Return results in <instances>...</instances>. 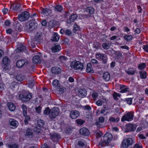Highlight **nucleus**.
Returning a JSON list of instances; mask_svg holds the SVG:
<instances>
[{
  "label": "nucleus",
  "instance_id": "obj_1",
  "mask_svg": "<svg viewBox=\"0 0 148 148\" xmlns=\"http://www.w3.org/2000/svg\"><path fill=\"white\" fill-rule=\"evenodd\" d=\"M112 138V135L109 133H106L103 136V140L101 141L99 143V145L102 147L103 143H105L106 145H108L110 143Z\"/></svg>",
  "mask_w": 148,
  "mask_h": 148
},
{
  "label": "nucleus",
  "instance_id": "obj_2",
  "mask_svg": "<svg viewBox=\"0 0 148 148\" xmlns=\"http://www.w3.org/2000/svg\"><path fill=\"white\" fill-rule=\"evenodd\" d=\"M19 99L24 102L29 101L32 97V94L29 92L21 94L19 95Z\"/></svg>",
  "mask_w": 148,
  "mask_h": 148
},
{
  "label": "nucleus",
  "instance_id": "obj_3",
  "mask_svg": "<svg viewBox=\"0 0 148 148\" xmlns=\"http://www.w3.org/2000/svg\"><path fill=\"white\" fill-rule=\"evenodd\" d=\"M70 66L71 68L75 70H82L84 67V64L83 63L79 61L71 62L70 64Z\"/></svg>",
  "mask_w": 148,
  "mask_h": 148
},
{
  "label": "nucleus",
  "instance_id": "obj_4",
  "mask_svg": "<svg viewBox=\"0 0 148 148\" xmlns=\"http://www.w3.org/2000/svg\"><path fill=\"white\" fill-rule=\"evenodd\" d=\"M133 113L132 112H129L122 116L121 121L122 122L125 121H130L133 119Z\"/></svg>",
  "mask_w": 148,
  "mask_h": 148
},
{
  "label": "nucleus",
  "instance_id": "obj_5",
  "mask_svg": "<svg viewBox=\"0 0 148 148\" xmlns=\"http://www.w3.org/2000/svg\"><path fill=\"white\" fill-rule=\"evenodd\" d=\"M59 113V108L57 107H54L50 110L49 117L51 119H54L58 115Z\"/></svg>",
  "mask_w": 148,
  "mask_h": 148
},
{
  "label": "nucleus",
  "instance_id": "obj_6",
  "mask_svg": "<svg viewBox=\"0 0 148 148\" xmlns=\"http://www.w3.org/2000/svg\"><path fill=\"white\" fill-rule=\"evenodd\" d=\"M133 143L132 139L131 138H127L124 139L122 143V145L124 148H127Z\"/></svg>",
  "mask_w": 148,
  "mask_h": 148
},
{
  "label": "nucleus",
  "instance_id": "obj_7",
  "mask_svg": "<svg viewBox=\"0 0 148 148\" xmlns=\"http://www.w3.org/2000/svg\"><path fill=\"white\" fill-rule=\"evenodd\" d=\"M96 58L98 59H100L102 60L104 64H106L107 62V56L104 54L101 53H97L95 55Z\"/></svg>",
  "mask_w": 148,
  "mask_h": 148
},
{
  "label": "nucleus",
  "instance_id": "obj_8",
  "mask_svg": "<svg viewBox=\"0 0 148 148\" xmlns=\"http://www.w3.org/2000/svg\"><path fill=\"white\" fill-rule=\"evenodd\" d=\"M29 17V13L28 12L25 11L21 13V14L18 16V18L20 21H23L28 20Z\"/></svg>",
  "mask_w": 148,
  "mask_h": 148
},
{
  "label": "nucleus",
  "instance_id": "obj_9",
  "mask_svg": "<svg viewBox=\"0 0 148 148\" xmlns=\"http://www.w3.org/2000/svg\"><path fill=\"white\" fill-rule=\"evenodd\" d=\"M136 128V125L134 124L129 123L125 126V132H134Z\"/></svg>",
  "mask_w": 148,
  "mask_h": 148
},
{
  "label": "nucleus",
  "instance_id": "obj_10",
  "mask_svg": "<svg viewBox=\"0 0 148 148\" xmlns=\"http://www.w3.org/2000/svg\"><path fill=\"white\" fill-rule=\"evenodd\" d=\"M26 26L29 28L30 30H32L37 27L38 24L34 20H32L29 21L27 22Z\"/></svg>",
  "mask_w": 148,
  "mask_h": 148
},
{
  "label": "nucleus",
  "instance_id": "obj_11",
  "mask_svg": "<svg viewBox=\"0 0 148 148\" xmlns=\"http://www.w3.org/2000/svg\"><path fill=\"white\" fill-rule=\"evenodd\" d=\"M79 112L77 110H75L71 112L70 115L71 118L72 119H76L79 115Z\"/></svg>",
  "mask_w": 148,
  "mask_h": 148
},
{
  "label": "nucleus",
  "instance_id": "obj_12",
  "mask_svg": "<svg viewBox=\"0 0 148 148\" xmlns=\"http://www.w3.org/2000/svg\"><path fill=\"white\" fill-rule=\"evenodd\" d=\"M51 138L53 142H57L59 139L61 138L60 136L57 133H53L50 135Z\"/></svg>",
  "mask_w": 148,
  "mask_h": 148
},
{
  "label": "nucleus",
  "instance_id": "obj_13",
  "mask_svg": "<svg viewBox=\"0 0 148 148\" xmlns=\"http://www.w3.org/2000/svg\"><path fill=\"white\" fill-rule=\"evenodd\" d=\"M56 88L55 90V92L58 94L62 93L66 90L65 88L61 86L60 85Z\"/></svg>",
  "mask_w": 148,
  "mask_h": 148
},
{
  "label": "nucleus",
  "instance_id": "obj_14",
  "mask_svg": "<svg viewBox=\"0 0 148 148\" xmlns=\"http://www.w3.org/2000/svg\"><path fill=\"white\" fill-rule=\"evenodd\" d=\"M79 132L81 135L84 136H87L88 135L90 134L88 129L85 127H83L81 129Z\"/></svg>",
  "mask_w": 148,
  "mask_h": 148
},
{
  "label": "nucleus",
  "instance_id": "obj_15",
  "mask_svg": "<svg viewBox=\"0 0 148 148\" xmlns=\"http://www.w3.org/2000/svg\"><path fill=\"white\" fill-rule=\"evenodd\" d=\"M78 94L81 98L84 97L87 95V91L85 89H80L78 91Z\"/></svg>",
  "mask_w": 148,
  "mask_h": 148
},
{
  "label": "nucleus",
  "instance_id": "obj_16",
  "mask_svg": "<svg viewBox=\"0 0 148 148\" xmlns=\"http://www.w3.org/2000/svg\"><path fill=\"white\" fill-rule=\"evenodd\" d=\"M25 136L27 138H32L33 136V132L32 129L27 128L25 134Z\"/></svg>",
  "mask_w": 148,
  "mask_h": 148
},
{
  "label": "nucleus",
  "instance_id": "obj_17",
  "mask_svg": "<svg viewBox=\"0 0 148 148\" xmlns=\"http://www.w3.org/2000/svg\"><path fill=\"white\" fill-rule=\"evenodd\" d=\"M77 15L76 14L71 15L69 19L67 20V23H68L69 24L73 22L77 19Z\"/></svg>",
  "mask_w": 148,
  "mask_h": 148
},
{
  "label": "nucleus",
  "instance_id": "obj_18",
  "mask_svg": "<svg viewBox=\"0 0 148 148\" xmlns=\"http://www.w3.org/2000/svg\"><path fill=\"white\" fill-rule=\"evenodd\" d=\"M9 122L10 125L14 127V128H16L18 125V122L13 119H11L9 120Z\"/></svg>",
  "mask_w": 148,
  "mask_h": 148
},
{
  "label": "nucleus",
  "instance_id": "obj_19",
  "mask_svg": "<svg viewBox=\"0 0 148 148\" xmlns=\"http://www.w3.org/2000/svg\"><path fill=\"white\" fill-rule=\"evenodd\" d=\"M51 13V10L47 8H42V10L41 13L45 16H47Z\"/></svg>",
  "mask_w": 148,
  "mask_h": 148
},
{
  "label": "nucleus",
  "instance_id": "obj_20",
  "mask_svg": "<svg viewBox=\"0 0 148 148\" xmlns=\"http://www.w3.org/2000/svg\"><path fill=\"white\" fill-rule=\"evenodd\" d=\"M42 35L41 33H37L34 37V41L37 42H40L42 39Z\"/></svg>",
  "mask_w": 148,
  "mask_h": 148
},
{
  "label": "nucleus",
  "instance_id": "obj_21",
  "mask_svg": "<svg viewBox=\"0 0 148 148\" xmlns=\"http://www.w3.org/2000/svg\"><path fill=\"white\" fill-rule=\"evenodd\" d=\"M25 62L24 60H21L17 61L16 64V66L18 68H21L25 64Z\"/></svg>",
  "mask_w": 148,
  "mask_h": 148
},
{
  "label": "nucleus",
  "instance_id": "obj_22",
  "mask_svg": "<svg viewBox=\"0 0 148 148\" xmlns=\"http://www.w3.org/2000/svg\"><path fill=\"white\" fill-rule=\"evenodd\" d=\"M32 61L34 64L40 63L41 62V59L39 56H35L33 57Z\"/></svg>",
  "mask_w": 148,
  "mask_h": 148
},
{
  "label": "nucleus",
  "instance_id": "obj_23",
  "mask_svg": "<svg viewBox=\"0 0 148 148\" xmlns=\"http://www.w3.org/2000/svg\"><path fill=\"white\" fill-rule=\"evenodd\" d=\"M2 62L3 64L6 66L9 65L10 62V61L9 58L6 56L3 57L2 59Z\"/></svg>",
  "mask_w": 148,
  "mask_h": 148
},
{
  "label": "nucleus",
  "instance_id": "obj_24",
  "mask_svg": "<svg viewBox=\"0 0 148 148\" xmlns=\"http://www.w3.org/2000/svg\"><path fill=\"white\" fill-rule=\"evenodd\" d=\"M51 71L53 73L57 74L60 73L61 70L59 68L55 67L51 68Z\"/></svg>",
  "mask_w": 148,
  "mask_h": 148
},
{
  "label": "nucleus",
  "instance_id": "obj_25",
  "mask_svg": "<svg viewBox=\"0 0 148 148\" xmlns=\"http://www.w3.org/2000/svg\"><path fill=\"white\" fill-rule=\"evenodd\" d=\"M110 74L108 72H106L103 74V77L104 80L108 81L110 79Z\"/></svg>",
  "mask_w": 148,
  "mask_h": 148
},
{
  "label": "nucleus",
  "instance_id": "obj_26",
  "mask_svg": "<svg viewBox=\"0 0 148 148\" xmlns=\"http://www.w3.org/2000/svg\"><path fill=\"white\" fill-rule=\"evenodd\" d=\"M85 146V143L83 141L80 140L78 141L76 148H84Z\"/></svg>",
  "mask_w": 148,
  "mask_h": 148
},
{
  "label": "nucleus",
  "instance_id": "obj_27",
  "mask_svg": "<svg viewBox=\"0 0 148 148\" xmlns=\"http://www.w3.org/2000/svg\"><path fill=\"white\" fill-rule=\"evenodd\" d=\"M20 4L19 3H16L13 5L12 6L10 7L12 8L13 11L14 12H16L20 6Z\"/></svg>",
  "mask_w": 148,
  "mask_h": 148
},
{
  "label": "nucleus",
  "instance_id": "obj_28",
  "mask_svg": "<svg viewBox=\"0 0 148 148\" xmlns=\"http://www.w3.org/2000/svg\"><path fill=\"white\" fill-rule=\"evenodd\" d=\"M8 107L9 110L11 111L14 110L16 108L15 105L12 103H8Z\"/></svg>",
  "mask_w": 148,
  "mask_h": 148
},
{
  "label": "nucleus",
  "instance_id": "obj_29",
  "mask_svg": "<svg viewBox=\"0 0 148 148\" xmlns=\"http://www.w3.org/2000/svg\"><path fill=\"white\" fill-rule=\"evenodd\" d=\"M92 65L90 63H88L87 66L86 71L87 72L92 73H93L94 71L92 69Z\"/></svg>",
  "mask_w": 148,
  "mask_h": 148
},
{
  "label": "nucleus",
  "instance_id": "obj_30",
  "mask_svg": "<svg viewBox=\"0 0 148 148\" xmlns=\"http://www.w3.org/2000/svg\"><path fill=\"white\" fill-rule=\"evenodd\" d=\"M25 78L24 76L21 74H17L16 77V78L18 81L21 82L23 81Z\"/></svg>",
  "mask_w": 148,
  "mask_h": 148
},
{
  "label": "nucleus",
  "instance_id": "obj_31",
  "mask_svg": "<svg viewBox=\"0 0 148 148\" xmlns=\"http://www.w3.org/2000/svg\"><path fill=\"white\" fill-rule=\"evenodd\" d=\"M61 47L59 45H55L51 49V50L53 52L55 53L59 51Z\"/></svg>",
  "mask_w": 148,
  "mask_h": 148
},
{
  "label": "nucleus",
  "instance_id": "obj_32",
  "mask_svg": "<svg viewBox=\"0 0 148 148\" xmlns=\"http://www.w3.org/2000/svg\"><path fill=\"white\" fill-rule=\"evenodd\" d=\"M26 47L25 46L23 45H21L18 48L16 51L17 52L19 53L24 51Z\"/></svg>",
  "mask_w": 148,
  "mask_h": 148
},
{
  "label": "nucleus",
  "instance_id": "obj_33",
  "mask_svg": "<svg viewBox=\"0 0 148 148\" xmlns=\"http://www.w3.org/2000/svg\"><path fill=\"white\" fill-rule=\"evenodd\" d=\"M60 38L59 36L57 33H55L53 35L51 40L54 41H57Z\"/></svg>",
  "mask_w": 148,
  "mask_h": 148
},
{
  "label": "nucleus",
  "instance_id": "obj_34",
  "mask_svg": "<svg viewBox=\"0 0 148 148\" xmlns=\"http://www.w3.org/2000/svg\"><path fill=\"white\" fill-rule=\"evenodd\" d=\"M21 108L22 109L23 111V114L24 116H26L27 114V108L25 104H23L22 105Z\"/></svg>",
  "mask_w": 148,
  "mask_h": 148
},
{
  "label": "nucleus",
  "instance_id": "obj_35",
  "mask_svg": "<svg viewBox=\"0 0 148 148\" xmlns=\"http://www.w3.org/2000/svg\"><path fill=\"white\" fill-rule=\"evenodd\" d=\"M125 71L129 75H134L135 73V70L132 68L126 69Z\"/></svg>",
  "mask_w": 148,
  "mask_h": 148
},
{
  "label": "nucleus",
  "instance_id": "obj_36",
  "mask_svg": "<svg viewBox=\"0 0 148 148\" xmlns=\"http://www.w3.org/2000/svg\"><path fill=\"white\" fill-rule=\"evenodd\" d=\"M85 11L86 12H88L90 14H92L94 12V10L92 7H89L86 9Z\"/></svg>",
  "mask_w": 148,
  "mask_h": 148
},
{
  "label": "nucleus",
  "instance_id": "obj_37",
  "mask_svg": "<svg viewBox=\"0 0 148 148\" xmlns=\"http://www.w3.org/2000/svg\"><path fill=\"white\" fill-rule=\"evenodd\" d=\"M75 122L78 125H81L85 122V121L84 120H83L82 119H79L76 120Z\"/></svg>",
  "mask_w": 148,
  "mask_h": 148
},
{
  "label": "nucleus",
  "instance_id": "obj_38",
  "mask_svg": "<svg viewBox=\"0 0 148 148\" xmlns=\"http://www.w3.org/2000/svg\"><path fill=\"white\" fill-rule=\"evenodd\" d=\"M38 125V126L42 127H43L45 124V122L41 119L39 120L37 122Z\"/></svg>",
  "mask_w": 148,
  "mask_h": 148
},
{
  "label": "nucleus",
  "instance_id": "obj_39",
  "mask_svg": "<svg viewBox=\"0 0 148 148\" xmlns=\"http://www.w3.org/2000/svg\"><path fill=\"white\" fill-rule=\"evenodd\" d=\"M52 85L54 87L56 88L60 85L59 81L56 79H55L53 81Z\"/></svg>",
  "mask_w": 148,
  "mask_h": 148
},
{
  "label": "nucleus",
  "instance_id": "obj_40",
  "mask_svg": "<svg viewBox=\"0 0 148 148\" xmlns=\"http://www.w3.org/2000/svg\"><path fill=\"white\" fill-rule=\"evenodd\" d=\"M140 77L141 78L145 79L146 77V72L145 71L140 72Z\"/></svg>",
  "mask_w": 148,
  "mask_h": 148
},
{
  "label": "nucleus",
  "instance_id": "obj_41",
  "mask_svg": "<svg viewBox=\"0 0 148 148\" xmlns=\"http://www.w3.org/2000/svg\"><path fill=\"white\" fill-rule=\"evenodd\" d=\"M86 118L88 119H90L91 120L92 119V113L90 111L88 112H86Z\"/></svg>",
  "mask_w": 148,
  "mask_h": 148
},
{
  "label": "nucleus",
  "instance_id": "obj_42",
  "mask_svg": "<svg viewBox=\"0 0 148 148\" xmlns=\"http://www.w3.org/2000/svg\"><path fill=\"white\" fill-rule=\"evenodd\" d=\"M119 120V118L118 117L115 118L114 117H111L109 119V121L112 122H117Z\"/></svg>",
  "mask_w": 148,
  "mask_h": 148
},
{
  "label": "nucleus",
  "instance_id": "obj_43",
  "mask_svg": "<svg viewBox=\"0 0 148 148\" xmlns=\"http://www.w3.org/2000/svg\"><path fill=\"white\" fill-rule=\"evenodd\" d=\"M24 116L25 117V119L24 120V122L25 124L27 125L28 124V122L30 120V117L29 116H27V114H26V116Z\"/></svg>",
  "mask_w": 148,
  "mask_h": 148
},
{
  "label": "nucleus",
  "instance_id": "obj_44",
  "mask_svg": "<svg viewBox=\"0 0 148 148\" xmlns=\"http://www.w3.org/2000/svg\"><path fill=\"white\" fill-rule=\"evenodd\" d=\"M110 45L106 43H103L102 44V47L105 49L108 50L109 49Z\"/></svg>",
  "mask_w": 148,
  "mask_h": 148
},
{
  "label": "nucleus",
  "instance_id": "obj_45",
  "mask_svg": "<svg viewBox=\"0 0 148 148\" xmlns=\"http://www.w3.org/2000/svg\"><path fill=\"white\" fill-rule=\"evenodd\" d=\"M79 27L76 24H75L74 25V28L73 29V32L75 33L77 31L79 30Z\"/></svg>",
  "mask_w": 148,
  "mask_h": 148
},
{
  "label": "nucleus",
  "instance_id": "obj_46",
  "mask_svg": "<svg viewBox=\"0 0 148 148\" xmlns=\"http://www.w3.org/2000/svg\"><path fill=\"white\" fill-rule=\"evenodd\" d=\"M41 127L37 125L35 127L34 129V132L36 133H40L41 131Z\"/></svg>",
  "mask_w": 148,
  "mask_h": 148
},
{
  "label": "nucleus",
  "instance_id": "obj_47",
  "mask_svg": "<svg viewBox=\"0 0 148 148\" xmlns=\"http://www.w3.org/2000/svg\"><path fill=\"white\" fill-rule=\"evenodd\" d=\"M17 85V83L13 81L10 84V86L11 88L13 89L15 88Z\"/></svg>",
  "mask_w": 148,
  "mask_h": 148
},
{
  "label": "nucleus",
  "instance_id": "obj_48",
  "mask_svg": "<svg viewBox=\"0 0 148 148\" xmlns=\"http://www.w3.org/2000/svg\"><path fill=\"white\" fill-rule=\"evenodd\" d=\"M124 38L125 40L127 41H130L132 39V35H125L124 36Z\"/></svg>",
  "mask_w": 148,
  "mask_h": 148
},
{
  "label": "nucleus",
  "instance_id": "obj_49",
  "mask_svg": "<svg viewBox=\"0 0 148 148\" xmlns=\"http://www.w3.org/2000/svg\"><path fill=\"white\" fill-rule=\"evenodd\" d=\"M101 46V44L98 42H96L93 44V47L97 49H99Z\"/></svg>",
  "mask_w": 148,
  "mask_h": 148
},
{
  "label": "nucleus",
  "instance_id": "obj_50",
  "mask_svg": "<svg viewBox=\"0 0 148 148\" xmlns=\"http://www.w3.org/2000/svg\"><path fill=\"white\" fill-rule=\"evenodd\" d=\"M35 82L34 80H31L29 81L28 84L29 85V87L31 88H32L34 86Z\"/></svg>",
  "mask_w": 148,
  "mask_h": 148
},
{
  "label": "nucleus",
  "instance_id": "obj_51",
  "mask_svg": "<svg viewBox=\"0 0 148 148\" xmlns=\"http://www.w3.org/2000/svg\"><path fill=\"white\" fill-rule=\"evenodd\" d=\"M55 8L56 10L58 12H60L63 9L62 7L60 5L56 6Z\"/></svg>",
  "mask_w": 148,
  "mask_h": 148
},
{
  "label": "nucleus",
  "instance_id": "obj_52",
  "mask_svg": "<svg viewBox=\"0 0 148 148\" xmlns=\"http://www.w3.org/2000/svg\"><path fill=\"white\" fill-rule=\"evenodd\" d=\"M146 65L145 63H143L140 64H139L138 68L140 70L144 69L146 67Z\"/></svg>",
  "mask_w": 148,
  "mask_h": 148
},
{
  "label": "nucleus",
  "instance_id": "obj_53",
  "mask_svg": "<svg viewBox=\"0 0 148 148\" xmlns=\"http://www.w3.org/2000/svg\"><path fill=\"white\" fill-rule=\"evenodd\" d=\"M83 109L84 110H87L88 112H90L91 110V107L88 105H86L83 107Z\"/></svg>",
  "mask_w": 148,
  "mask_h": 148
},
{
  "label": "nucleus",
  "instance_id": "obj_54",
  "mask_svg": "<svg viewBox=\"0 0 148 148\" xmlns=\"http://www.w3.org/2000/svg\"><path fill=\"white\" fill-rule=\"evenodd\" d=\"M50 112V110L49 107H47L44 111V114H49Z\"/></svg>",
  "mask_w": 148,
  "mask_h": 148
},
{
  "label": "nucleus",
  "instance_id": "obj_55",
  "mask_svg": "<svg viewBox=\"0 0 148 148\" xmlns=\"http://www.w3.org/2000/svg\"><path fill=\"white\" fill-rule=\"evenodd\" d=\"M41 109L42 107L41 106H38L36 107L35 108L36 112L38 114L40 113L41 112Z\"/></svg>",
  "mask_w": 148,
  "mask_h": 148
},
{
  "label": "nucleus",
  "instance_id": "obj_56",
  "mask_svg": "<svg viewBox=\"0 0 148 148\" xmlns=\"http://www.w3.org/2000/svg\"><path fill=\"white\" fill-rule=\"evenodd\" d=\"M128 88H127L126 87L122 89L120 91L121 93H125L129 91Z\"/></svg>",
  "mask_w": 148,
  "mask_h": 148
},
{
  "label": "nucleus",
  "instance_id": "obj_57",
  "mask_svg": "<svg viewBox=\"0 0 148 148\" xmlns=\"http://www.w3.org/2000/svg\"><path fill=\"white\" fill-rule=\"evenodd\" d=\"M92 97H93V98L95 100L97 97L98 96V95L97 93L96 92H94L92 93Z\"/></svg>",
  "mask_w": 148,
  "mask_h": 148
},
{
  "label": "nucleus",
  "instance_id": "obj_58",
  "mask_svg": "<svg viewBox=\"0 0 148 148\" xmlns=\"http://www.w3.org/2000/svg\"><path fill=\"white\" fill-rule=\"evenodd\" d=\"M70 15V13L67 12H65L64 14H63V17L65 18H67Z\"/></svg>",
  "mask_w": 148,
  "mask_h": 148
},
{
  "label": "nucleus",
  "instance_id": "obj_59",
  "mask_svg": "<svg viewBox=\"0 0 148 148\" xmlns=\"http://www.w3.org/2000/svg\"><path fill=\"white\" fill-rule=\"evenodd\" d=\"M126 101L127 103L130 105L132 103V99L131 98H127L126 99Z\"/></svg>",
  "mask_w": 148,
  "mask_h": 148
},
{
  "label": "nucleus",
  "instance_id": "obj_60",
  "mask_svg": "<svg viewBox=\"0 0 148 148\" xmlns=\"http://www.w3.org/2000/svg\"><path fill=\"white\" fill-rule=\"evenodd\" d=\"M91 63L93 64H99L97 60L96 59H92L91 60Z\"/></svg>",
  "mask_w": 148,
  "mask_h": 148
},
{
  "label": "nucleus",
  "instance_id": "obj_61",
  "mask_svg": "<svg viewBox=\"0 0 148 148\" xmlns=\"http://www.w3.org/2000/svg\"><path fill=\"white\" fill-rule=\"evenodd\" d=\"M65 33L66 35L70 36L72 34V32L69 29H68L66 30Z\"/></svg>",
  "mask_w": 148,
  "mask_h": 148
},
{
  "label": "nucleus",
  "instance_id": "obj_62",
  "mask_svg": "<svg viewBox=\"0 0 148 148\" xmlns=\"http://www.w3.org/2000/svg\"><path fill=\"white\" fill-rule=\"evenodd\" d=\"M72 130L70 128H67L66 130V133L67 134H69L72 132Z\"/></svg>",
  "mask_w": 148,
  "mask_h": 148
},
{
  "label": "nucleus",
  "instance_id": "obj_63",
  "mask_svg": "<svg viewBox=\"0 0 148 148\" xmlns=\"http://www.w3.org/2000/svg\"><path fill=\"white\" fill-rule=\"evenodd\" d=\"M102 103L103 101L101 99H99L96 102V104L98 106L102 105Z\"/></svg>",
  "mask_w": 148,
  "mask_h": 148
},
{
  "label": "nucleus",
  "instance_id": "obj_64",
  "mask_svg": "<svg viewBox=\"0 0 148 148\" xmlns=\"http://www.w3.org/2000/svg\"><path fill=\"white\" fill-rule=\"evenodd\" d=\"M8 147L9 148H17V145L15 144L10 145H8Z\"/></svg>",
  "mask_w": 148,
  "mask_h": 148
}]
</instances>
